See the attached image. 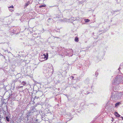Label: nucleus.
I'll use <instances>...</instances> for the list:
<instances>
[{
	"label": "nucleus",
	"mask_w": 123,
	"mask_h": 123,
	"mask_svg": "<svg viewBox=\"0 0 123 123\" xmlns=\"http://www.w3.org/2000/svg\"><path fill=\"white\" fill-rule=\"evenodd\" d=\"M48 53H46V55L43 54L40 55L39 57V59L40 61H43L47 60L48 58Z\"/></svg>",
	"instance_id": "1"
},
{
	"label": "nucleus",
	"mask_w": 123,
	"mask_h": 123,
	"mask_svg": "<svg viewBox=\"0 0 123 123\" xmlns=\"http://www.w3.org/2000/svg\"><path fill=\"white\" fill-rule=\"evenodd\" d=\"M54 68H47L45 71L46 73L50 74V75H51L53 73Z\"/></svg>",
	"instance_id": "2"
},
{
	"label": "nucleus",
	"mask_w": 123,
	"mask_h": 123,
	"mask_svg": "<svg viewBox=\"0 0 123 123\" xmlns=\"http://www.w3.org/2000/svg\"><path fill=\"white\" fill-rule=\"evenodd\" d=\"M67 51H68L67 49H62L61 55L62 56H67L68 55V53H67Z\"/></svg>",
	"instance_id": "3"
},
{
	"label": "nucleus",
	"mask_w": 123,
	"mask_h": 123,
	"mask_svg": "<svg viewBox=\"0 0 123 123\" xmlns=\"http://www.w3.org/2000/svg\"><path fill=\"white\" fill-rule=\"evenodd\" d=\"M120 79L118 78V77H116L115 79L112 82L113 84L116 85V84H119L120 83Z\"/></svg>",
	"instance_id": "4"
},
{
	"label": "nucleus",
	"mask_w": 123,
	"mask_h": 123,
	"mask_svg": "<svg viewBox=\"0 0 123 123\" xmlns=\"http://www.w3.org/2000/svg\"><path fill=\"white\" fill-rule=\"evenodd\" d=\"M68 51H67V53H68V55L67 56H72V55L73 53V50L72 49H68Z\"/></svg>",
	"instance_id": "5"
},
{
	"label": "nucleus",
	"mask_w": 123,
	"mask_h": 123,
	"mask_svg": "<svg viewBox=\"0 0 123 123\" xmlns=\"http://www.w3.org/2000/svg\"><path fill=\"white\" fill-rule=\"evenodd\" d=\"M57 49H58L57 50V52H56V53H57L59 55H61V54L62 50V48H59V49L57 48Z\"/></svg>",
	"instance_id": "6"
},
{
	"label": "nucleus",
	"mask_w": 123,
	"mask_h": 123,
	"mask_svg": "<svg viewBox=\"0 0 123 123\" xmlns=\"http://www.w3.org/2000/svg\"><path fill=\"white\" fill-rule=\"evenodd\" d=\"M8 9L10 11L12 12L13 11L14 7L12 5V6L8 7Z\"/></svg>",
	"instance_id": "7"
},
{
	"label": "nucleus",
	"mask_w": 123,
	"mask_h": 123,
	"mask_svg": "<svg viewBox=\"0 0 123 123\" xmlns=\"http://www.w3.org/2000/svg\"><path fill=\"white\" fill-rule=\"evenodd\" d=\"M73 75L74 76H71L70 78L72 80H74L75 79V77H77V75L76 74H74Z\"/></svg>",
	"instance_id": "8"
},
{
	"label": "nucleus",
	"mask_w": 123,
	"mask_h": 123,
	"mask_svg": "<svg viewBox=\"0 0 123 123\" xmlns=\"http://www.w3.org/2000/svg\"><path fill=\"white\" fill-rule=\"evenodd\" d=\"M32 113L30 110L28 111L27 113H26L27 117V118L29 117L30 115V114Z\"/></svg>",
	"instance_id": "9"
},
{
	"label": "nucleus",
	"mask_w": 123,
	"mask_h": 123,
	"mask_svg": "<svg viewBox=\"0 0 123 123\" xmlns=\"http://www.w3.org/2000/svg\"><path fill=\"white\" fill-rule=\"evenodd\" d=\"M121 103L120 102L117 103L115 105V107L116 108L118 107V106L120 105Z\"/></svg>",
	"instance_id": "10"
},
{
	"label": "nucleus",
	"mask_w": 123,
	"mask_h": 123,
	"mask_svg": "<svg viewBox=\"0 0 123 123\" xmlns=\"http://www.w3.org/2000/svg\"><path fill=\"white\" fill-rule=\"evenodd\" d=\"M35 109V108L33 106L32 108H31L30 110L31 112L33 113V112H34Z\"/></svg>",
	"instance_id": "11"
},
{
	"label": "nucleus",
	"mask_w": 123,
	"mask_h": 123,
	"mask_svg": "<svg viewBox=\"0 0 123 123\" xmlns=\"http://www.w3.org/2000/svg\"><path fill=\"white\" fill-rule=\"evenodd\" d=\"M89 79L88 78H86V80H85V82L86 84H88V83L89 81Z\"/></svg>",
	"instance_id": "12"
},
{
	"label": "nucleus",
	"mask_w": 123,
	"mask_h": 123,
	"mask_svg": "<svg viewBox=\"0 0 123 123\" xmlns=\"http://www.w3.org/2000/svg\"><path fill=\"white\" fill-rule=\"evenodd\" d=\"M30 3V1H28L25 3V7H26Z\"/></svg>",
	"instance_id": "13"
},
{
	"label": "nucleus",
	"mask_w": 123,
	"mask_h": 123,
	"mask_svg": "<svg viewBox=\"0 0 123 123\" xmlns=\"http://www.w3.org/2000/svg\"><path fill=\"white\" fill-rule=\"evenodd\" d=\"M114 114L117 117H120V115L118 114L117 112L115 113Z\"/></svg>",
	"instance_id": "14"
},
{
	"label": "nucleus",
	"mask_w": 123,
	"mask_h": 123,
	"mask_svg": "<svg viewBox=\"0 0 123 123\" xmlns=\"http://www.w3.org/2000/svg\"><path fill=\"white\" fill-rule=\"evenodd\" d=\"M75 41L77 42H78L79 41L78 38L77 37H76L74 40Z\"/></svg>",
	"instance_id": "15"
},
{
	"label": "nucleus",
	"mask_w": 123,
	"mask_h": 123,
	"mask_svg": "<svg viewBox=\"0 0 123 123\" xmlns=\"http://www.w3.org/2000/svg\"><path fill=\"white\" fill-rule=\"evenodd\" d=\"M84 20L86 22H88L90 21V20L88 19H85Z\"/></svg>",
	"instance_id": "16"
},
{
	"label": "nucleus",
	"mask_w": 123,
	"mask_h": 123,
	"mask_svg": "<svg viewBox=\"0 0 123 123\" xmlns=\"http://www.w3.org/2000/svg\"><path fill=\"white\" fill-rule=\"evenodd\" d=\"M6 120H7V121H8V122H9V119L8 117H6Z\"/></svg>",
	"instance_id": "17"
},
{
	"label": "nucleus",
	"mask_w": 123,
	"mask_h": 123,
	"mask_svg": "<svg viewBox=\"0 0 123 123\" xmlns=\"http://www.w3.org/2000/svg\"><path fill=\"white\" fill-rule=\"evenodd\" d=\"M22 83L24 85H25L26 84V83L24 81H22Z\"/></svg>",
	"instance_id": "18"
},
{
	"label": "nucleus",
	"mask_w": 123,
	"mask_h": 123,
	"mask_svg": "<svg viewBox=\"0 0 123 123\" xmlns=\"http://www.w3.org/2000/svg\"><path fill=\"white\" fill-rule=\"evenodd\" d=\"M44 6H44V5H40L39 6V7L41 8V7H44Z\"/></svg>",
	"instance_id": "19"
},
{
	"label": "nucleus",
	"mask_w": 123,
	"mask_h": 123,
	"mask_svg": "<svg viewBox=\"0 0 123 123\" xmlns=\"http://www.w3.org/2000/svg\"><path fill=\"white\" fill-rule=\"evenodd\" d=\"M10 98H11V99L13 100H14V98L12 96H11V97H10Z\"/></svg>",
	"instance_id": "20"
},
{
	"label": "nucleus",
	"mask_w": 123,
	"mask_h": 123,
	"mask_svg": "<svg viewBox=\"0 0 123 123\" xmlns=\"http://www.w3.org/2000/svg\"><path fill=\"white\" fill-rule=\"evenodd\" d=\"M98 74L97 72H96L95 73V75H96V76H97L98 75Z\"/></svg>",
	"instance_id": "21"
},
{
	"label": "nucleus",
	"mask_w": 123,
	"mask_h": 123,
	"mask_svg": "<svg viewBox=\"0 0 123 123\" xmlns=\"http://www.w3.org/2000/svg\"><path fill=\"white\" fill-rule=\"evenodd\" d=\"M23 87V86H20L19 87V88H22V87Z\"/></svg>",
	"instance_id": "22"
},
{
	"label": "nucleus",
	"mask_w": 123,
	"mask_h": 123,
	"mask_svg": "<svg viewBox=\"0 0 123 123\" xmlns=\"http://www.w3.org/2000/svg\"><path fill=\"white\" fill-rule=\"evenodd\" d=\"M75 20V19H73V21H74Z\"/></svg>",
	"instance_id": "23"
},
{
	"label": "nucleus",
	"mask_w": 123,
	"mask_h": 123,
	"mask_svg": "<svg viewBox=\"0 0 123 123\" xmlns=\"http://www.w3.org/2000/svg\"><path fill=\"white\" fill-rule=\"evenodd\" d=\"M71 18H73V17H72Z\"/></svg>",
	"instance_id": "24"
}]
</instances>
